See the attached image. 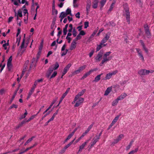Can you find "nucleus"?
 I'll list each match as a JSON object with an SVG mask.
<instances>
[{
    "label": "nucleus",
    "instance_id": "nucleus-1",
    "mask_svg": "<svg viewBox=\"0 0 154 154\" xmlns=\"http://www.w3.org/2000/svg\"><path fill=\"white\" fill-rule=\"evenodd\" d=\"M111 53V52L109 51L106 52L104 54L103 56V59L102 60L101 63L100 64V66H101L104 63L112 59V56L109 57Z\"/></svg>",
    "mask_w": 154,
    "mask_h": 154
},
{
    "label": "nucleus",
    "instance_id": "nucleus-2",
    "mask_svg": "<svg viewBox=\"0 0 154 154\" xmlns=\"http://www.w3.org/2000/svg\"><path fill=\"white\" fill-rule=\"evenodd\" d=\"M29 42V39H26L24 37L20 46V48L22 50L21 52V54H23L25 51Z\"/></svg>",
    "mask_w": 154,
    "mask_h": 154
},
{
    "label": "nucleus",
    "instance_id": "nucleus-3",
    "mask_svg": "<svg viewBox=\"0 0 154 154\" xmlns=\"http://www.w3.org/2000/svg\"><path fill=\"white\" fill-rule=\"evenodd\" d=\"M154 72V70H147L145 69H142L139 70L138 72V73L140 75H146L150 73H152Z\"/></svg>",
    "mask_w": 154,
    "mask_h": 154
},
{
    "label": "nucleus",
    "instance_id": "nucleus-4",
    "mask_svg": "<svg viewBox=\"0 0 154 154\" xmlns=\"http://www.w3.org/2000/svg\"><path fill=\"white\" fill-rule=\"evenodd\" d=\"M76 99V103L74 106L75 107H78L82 104L84 101V98L81 97H77Z\"/></svg>",
    "mask_w": 154,
    "mask_h": 154
},
{
    "label": "nucleus",
    "instance_id": "nucleus-5",
    "mask_svg": "<svg viewBox=\"0 0 154 154\" xmlns=\"http://www.w3.org/2000/svg\"><path fill=\"white\" fill-rule=\"evenodd\" d=\"M118 72L117 70L113 71L112 72H110L106 74L105 77V79L109 80L111 78L113 75H115Z\"/></svg>",
    "mask_w": 154,
    "mask_h": 154
},
{
    "label": "nucleus",
    "instance_id": "nucleus-6",
    "mask_svg": "<svg viewBox=\"0 0 154 154\" xmlns=\"http://www.w3.org/2000/svg\"><path fill=\"white\" fill-rule=\"evenodd\" d=\"M144 28L145 30V33L146 37L148 38L151 37V34L149 29V27L147 25H144Z\"/></svg>",
    "mask_w": 154,
    "mask_h": 154
},
{
    "label": "nucleus",
    "instance_id": "nucleus-7",
    "mask_svg": "<svg viewBox=\"0 0 154 154\" xmlns=\"http://www.w3.org/2000/svg\"><path fill=\"white\" fill-rule=\"evenodd\" d=\"M86 14L88 15L90 10V8L91 6V0H87L86 2Z\"/></svg>",
    "mask_w": 154,
    "mask_h": 154
},
{
    "label": "nucleus",
    "instance_id": "nucleus-8",
    "mask_svg": "<svg viewBox=\"0 0 154 154\" xmlns=\"http://www.w3.org/2000/svg\"><path fill=\"white\" fill-rule=\"evenodd\" d=\"M86 65H84L80 67L77 70L75 71L73 73V75H76L79 74L81 71H82L86 68Z\"/></svg>",
    "mask_w": 154,
    "mask_h": 154
},
{
    "label": "nucleus",
    "instance_id": "nucleus-9",
    "mask_svg": "<svg viewBox=\"0 0 154 154\" xmlns=\"http://www.w3.org/2000/svg\"><path fill=\"white\" fill-rule=\"evenodd\" d=\"M124 15L128 23L129 24L130 23V13L129 10L125 11Z\"/></svg>",
    "mask_w": 154,
    "mask_h": 154
},
{
    "label": "nucleus",
    "instance_id": "nucleus-10",
    "mask_svg": "<svg viewBox=\"0 0 154 154\" xmlns=\"http://www.w3.org/2000/svg\"><path fill=\"white\" fill-rule=\"evenodd\" d=\"M124 137V135L123 134H120L116 138V139L114 140L113 143L114 144L116 143L119 141L121 140Z\"/></svg>",
    "mask_w": 154,
    "mask_h": 154
},
{
    "label": "nucleus",
    "instance_id": "nucleus-11",
    "mask_svg": "<svg viewBox=\"0 0 154 154\" xmlns=\"http://www.w3.org/2000/svg\"><path fill=\"white\" fill-rule=\"evenodd\" d=\"M89 140H87L86 141L82 143L79 147V152H81Z\"/></svg>",
    "mask_w": 154,
    "mask_h": 154
},
{
    "label": "nucleus",
    "instance_id": "nucleus-12",
    "mask_svg": "<svg viewBox=\"0 0 154 154\" xmlns=\"http://www.w3.org/2000/svg\"><path fill=\"white\" fill-rule=\"evenodd\" d=\"M136 50L140 59L141 60L143 61H144V58L142 54V51L139 48H136Z\"/></svg>",
    "mask_w": 154,
    "mask_h": 154
},
{
    "label": "nucleus",
    "instance_id": "nucleus-13",
    "mask_svg": "<svg viewBox=\"0 0 154 154\" xmlns=\"http://www.w3.org/2000/svg\"><path fill=\"white\" fill-rule=\"evenodd\" d=\"M53 65L51 66L48 71L47 72L46 74V76L47 78H49V77L51 73L54 70V69H53Z\"/></svg>",
    "mask_w": 154,
    "mask_h": 154
},
{
    "label": "nucleus",
    "instance_id": "nucleus-14",
    "mask_svg": "<svg viewBox=\"0 0 154 154\" xmlns=\"http://www.w3.org/2000/svg\"><path fill=\"white\" fill-rule=\"evenodd\" d=\"M71 66V64L70 63H69L64 68L62 73L63 75H64L66 73Z\"/></svg>",
    "mask_w": 154,
    "mask_h": 154
},
{
    "label": "nucleus",
    "instance_id": "nucleus-15",
    "mask_svg": "<svg viewBox=\"0 0 154 154\" xmlns=\"http://www.w3.org/2000/svg\"><path fill=\"white\" fill-rule=\"evenodd\" d=\"M76 44L77 42L73 40L70 47V49L72 50L75 49L76 47Z\"/></svg>",
    "mask_w": 154,
    "mask_h": 154
},
{
    "label": "nucleus",
    "instance_id": "nucleus-16",
    "mask_svg": "<svg viewBox=\"0 0 154 154\" xmlns=\"http://www.w3.org/2000/svg\"><path fill=\"white\" fill-rule=\"evenodd\" d=\"M99 139L97 137H95L92 140V141L91 142V145L90 147H92L98 141Z\"/></svg>",
    "mask_w": 154,
    "mask_h": 154
},
{
    "label": "nucleus",
    "instance_id": "nucleus-17",
    "mask_svg": "<svg viewBox=\"0 0 154 154\" xmlns=\"http://www.w3.org/2000/svg\"><path fill=\"white\" fill-rule=\"evenodd\" d=\"M93 124H91V125H90L88 128H87V130L85 131L82 134V135L84 137L85 136L86 134L89 132V131H90V130L91 129V128H92L93 126Z\"/></svg>",
    "mask_w": 154,
    "mask_h": 154
},
{
    "label": "nucleus",
    "instance_id": "nucleus-18",
    "mask_svg": "<svg viewBox=\"0 0 154 154\" xmlns=\"http://www.w3.org/2000/svg\"><path fill=\"white\" fill-rule=\"evenodd\" d=\"M127 96L126 93H123L121 94L117 98L119 100H121L124 99Z\"/></svg>",
    "mask_w": 154,
    "mask_h": 154
},
{
    "label": "nucleus",
    "instance_id": "nucleus-19",
    "mask_svg": "<svg viewBox=\"0 0 154 154\" xmlns=\"http://www.w3.org/2000/svg\"><path fill=\"white\" fill-rule=\"evenodd\" d=\"M140 43L142 45L143 50L145 51V52L146 53L148 52V50L147 48L146 47L145 44L142 40H140Z\"/></svg>",
    "mask_w": 154,
    "mask_h": 154
},
{
    "label": "nucleus",
    "instance_id": "nucleus-20",
    "mask_svg": "<svg viewBox=\"0 0 154 154\" xmlns=\"http://www.w3.org/2000/svg\"><path fill=\"white\" fill-rule=\"evenodd\" d=\"M112 90V87L111 86L108 88L106 90L104 95L107 96L111 92Z\"/></svg>",
    "mask_w": 154,
    "mask_h": 154
},
{
    "label": "nucleus",
    "instance_id": "nucleus-21",
    "mask_svg": "<svg viewBox=\"0 0 154 154\" xmlns=\"http://www.w3.org/2000/svg\"><path fill=\"white\" fill-rule=\"evenodd\" d=\"M102 56V54L101 53H99L96 56L95 59L97 61H99L101 60Z\"/></svg>",
    "mask_w": 154,
    "mask_h": 154
},
{
    "label": "nucleus",
    "instance_id": "nucleus-22",
    "mask_svg": "<svg viewBox=\"0 0 154 154\" xmlns=\"http://www.w3.org/2000/svg\"><path fill=\"white\" fill-rule=\"evenodd\" d=\"M98 1L97 0H94L93 2V5H92V7L93 8L95 9L98 6Z\"/></svg>",
    "mask_w": 154,
    "mask_h": 154
},
{
    "label": "nucleus",
    "instance_id": "nucleus-23",
    "mask_svg": "<svg viewBox=\"0 0 154 154\" xmlns=\"http://www.w3.org/2000/svg\"><path fill=\"white\" fill-rule=\"evenodd\" d=\"M85 89L82 90L81 92L79 93L75 96L76 98L78 97H81V96L83 95L85 91Z\"/></svg>",
    "mask_w": 154,
    "mask_h": 154
},
{
    "label": "nucleus",
    "instance_id": "nucleus-24",
    "mask_svg": "<svg viewBox=\"0 0 154 154\" xmlns=\"http://www.w3.org/2000/svg\"><path fill=\"white\" fill-rule=\"evenodd\" d=\"M102 74H103L101 73L97 75V76L95 77L93 82H98L100 80L101 76Z\"/></svg>",
    "mask_w": 154,
    "mask_h": 154
},
{
    "label": "nucleus",
    "instance_id": "nucleus-25",
    "mask_svg": "<svg viewBox=\"0 0 154 154\" xmlns=\"http://www.w3.org/2000/svg\"><path fill=\"white\" fill-rule=\"evenodd\" d=\"M119 100L117 98L115 99L112 102V105L113 106L117 105L119 103Z\"/></svg>",
    "mask_w": 154,
    "mask_h": 154
},
{
    "label": "nucleus",
    "instance_id": "nucleus-26",
    "mask_svg": "<svg viewBox=\"0 0 154 154\" xmlns=\"http://www.w3.org/2000/svg\"><path fill=\"white\" fill-rule=\"evenodd\" d=\"M120 116V115H117L115 118L111 123L112 124L114 125V124L117 122Z\"/></svg>",
    "mask_w": 154,
    "mask_h": 154
},
{
    "label": "nucleus",
    "instance_id": "nucleus-27",
    "mask_svg": "<svg viewBox=\"0 0 154 154\" xmlns=\"http://www.w3.org/2000/svg\"><path fill=\"white\" fill-rule=\"evenodd\" d=\"M31 120H32V119L30 117L29 119H28L27 120H26V119H25L21 123L20 125H19V126H18V128H19L20 126H21L23 124H25V123L29 122Z\"/></svg>",
    "mask_w": 154,
    "mask_h": 154
},
{
    "label": "nucleus",
    "instance_id": "nucleus-28",
    "mask_svg": "<svg viewBox=\"0 0 154 154\" xmlns=\"http://www.w3.org/2000/svg\"><path fill=\"white\" fill-rule=\"evenodd\" d=\"M16 16L19 17H22V12L21 9H19L17 11V14H16Z\"/></svg>",
    "mask_w": 154,
    "mask_h": 154
},
{
    "label": "nucleus",
    "instance_id": "nucleus-29",
    "mask_svg": "<svg viewBox=\"0 0 154 154\" xmlns=\"http://www.w3.org/2000/svg\"><path fill=\"white\" fill-rule=\"evenodd\" d=\"M9 45V40H8L7 41V42L3 44L2 46L4 48L5 50H7V47Z\"/></svg>",
    "mask_w": 154,
    "mask_h": 154
},
{
    "label": "nucleus",
    "instance_id": "nucleus-30",
    "mask_svg": "<svg viewBox=\"0 0 154 154\" xmlns=\"http://www.w3.org/2000/svg\"><path fill=\"white\" fill-rule=\"evenodd\" d=\"M73 135H74L72 133L70 134L67 136L66 138L64 140V142L65 143L67 142L68 140L70 139Z\"/></svg>",
    "mask_w": 154,
    "mask_h": 154
},
{
    "label": "nucleus",
    "instance_id": "nucleus-31",
    "mask_svg": "<svg viewBox=\"0 0 154 154\" xmlns=\"http://www.w3.org/2000/svg\"><path fill=\"white\" fill-rule=\"evenodd\" d=\"M104 46H103V45L101 43L99 45H98L97 46V48H96V51H98L99 50H100Z\"/></svg>",
    "mask_w": 154,
    "mask_h": 154
},
{
    "label": "nucleus",
    "instance_id": "nucleus-32",
    "mask_svg": "<svg viewBox=\"0 0 154 154\" xmlns=\"http://www.w3.org/2000/svg\"><path fill=\"white\" fill-rule=\"evenodd\" d=\"M107 40L104 38H103L101 40V43L103 45V46H106V44H104V43L106 42Z\"/></svg>",
    "mask_w": 154,
    "mask_h": 154
},
{
    "label": "nucleus",
    "instance_id": "nucleus-33",
    "mask_svg": "<svg viewBox=\"0 0 154 154\" xmlns=\"http://www.w3.org/2000/svg\"><path fill=\"white\" fill-rule=\"evenodd\" d=\"M67 15L66 14V13L65 12H62L61 13L60 17L62 18V19H63Z\"/></svg>",
    "mask_w": 154,
    "mask_h": 154
},
{
    "label": "nucleus",
    "instance_id": "nucleus-34",
    "mask_svg": "<svg viewBox=\"0 0 154 154\" xmlns=\"http://www.w3.org/2000/svg\"><path fill=\"white\" fill-rule=\"evenodd\" d=\"M7 66L8 70H11L12 67V64L11 62H8Z\"/></svg>",
    "mask_w": 154,
    "mask_h": 154
},
{
    "label": "nucleus",
    "instance_id": "nucleus-35",
    "mask_svg": "<svg viewBox=\"0 0 154 154\" xmlns=\"http://www.w3.org/2000/svg\"><path fill=\"white\" fill-rule=\"evenodd\" d=\"M23 15L25 17H28V13L27 10L26 9H24L23 10Z\"/></svg>",
    "mask_w": 154,
    "mask_h": 154
},
{
    "label": "nucleus",
    "instance_id": "nucleus-36",
    "mask_svg": "<svg viewBox=\"0 0 154 154\" xmlns=\"http://www.w3.org/2000/svg\"><path fill=\"white\" fill-rule=\"evenodd\" d=\"M82 38L81 35L79 34L76 36V38L74 39L73 40L77 42V41Z\"/></svg>",
    "mask_w": 154,
    "mask_h": 154
},
{
    "label": "nucleus",
    "instance_id": "nucleus-37",
    "mask_svg": "<svg viewBox=\"0 0 154 154\" xmlns=\"http://www.w3.org/2000/svg\"><path fill=\"white\" fill-rule=\"evenodd\" d=\"M59 67V64L57 62H56L55 64L54 65V66H53V69H54V70L57 69Z\"/></svg>",
    "mask_w": 154,
    "mask_h": 154
},
{
    "label": "nucleus",
    "instance_id": "nucleus-38",
    "mask_svg": "<svg viewBox=\"0 0 154 154\" xmlns=\"http://www.w3.org/2000/svg\"><path fill=\"white\" fill-rule=\"evenodd\" d=\"M123 7L125 11L129 10V8L128 5L127 4H125L123 5Z\"/></svg>",
    "mask_w": 154,
    "mask_h": 154
},
{
    "label": "nucleus",
    "instance_id": "nucleus-39",
    "mask_svg": "<svg viewBox=\"0 0 154 154\" xmlns=\"http://www.w3.org/2000/svg\"><path fill=\"white\" fill-rule=\"evenodd\" d=\"M138 150V148H136L134 150H133L130 151L128 154H133L137 152Z\"/></svg>",
    "mask_w": 154,
    "mask_h": 154
},
{
    "label": "nucleus",
    "instance_id": "nucleus-40",
    "mask_svg": "<svg viewBox=\"0 0 154 154\" xmlns=\"http://www.w3.org/2000/svg\"><path fill=\"white\" fill-rule=\"evenodd\" d=\"M110 34H111V33L110 32H108L106 35L105 37L104 38L107 40H108V39H109V38L110 37Z\"/></svg>",
    "mask_w": 154,
    "mask_h": 154
},
{
    "label": "nucleus",
    "instance_id": "nucleus-41",
    "mask_svg": "<svg viewBox=\"0 0 154 154\" xmlns=\"http://www.w3.org/2000/svg\"><path fill=\"white\" fill-rule=\"evenodd\" d=\"M27 114V112L26 110V112H25L23 115H21L20 118V119H21L25 118Z\"/></svg>",
    "mask_w": 154,
    "mask_h": 154
},
{
    "label": "nucleus",
    "instance_id": "nucleus-42",
    "mask_svg": "<svg viewBox=\"0 0 154 154\" xmlns=\"http://www.w3.org/2000/svg\"><path fill=\"white\" fill-rule=\"evenodd\" d=\"M43 43H44V40L42 39L41 40V42L40 43V46L39 48V50H42L43 46Z\"/></svg>",
    "mask_w": 154,
    "mask_h": 154
},
{
    "label": "nucleus",
    "instance_id": "nucleus-43",
    "mask_svg": "<svg viewBox=\"0 0 154 154\" xmlns=\"http://www.w3.org/2000/svg\"><path fill=\"white\" fill-rule=\"evenodd\" d=\"M20 39L21 37L20 36H19V37H17L16 39V43H17V45L18 46L20 44Z\"/></svg>",
    "mask_w": 154,
    "mask_h": 154
},
{
    "label": "nucleus",
    "instance_id": "nucleus-44",
    "mask_svg": "<svg viewBox=\"0 0 154 154\" xmlns=\"http://www.w3.org/2000/svg\"><path fill=\"white\" fill-rule=\"evenodd\" d=\"M106 0H102L100 2V5L102 7H103L105 4Z\"/></svg>",
    "mask_w": 154,
    "mask_h": 154
},
{
    "label": "nucleus",
    "instance_id": "nucleus-45",
    "mask_svg": "<svg viewBox=\"0 0 154 154\" xmlns=\"http://www.w3.org/2000/svg\"><path fill=\"white\" fill-rule=\"evenodd\" d=\"M115 4V2H114L111 4V5L110 7V8L108 10L109 11H111L113 9L114 5Z\"/></svg>",
    "mask_w": 154,
    "mask_h": 154
},
{
    "label": "nucleus",
    "instance_id": "nucleus-46",
    "mask_svg": "<svg viewBox=\"0 0 154 154\" xmlns=\"http://www.w3.org/2000/svg\"><path fill=\"white\" fill-rule=\"evenodd\" d=\"M77 34V32L75 29H74L72 31V35L74 37H75Z\"/></svg>",
    "mask_w": 154,
    "mask_h": 154
},
{
    "label": "nucleus",
    "instance_id": "nucleus-47",
    "mask_svg": "<svg viewBox=\"0 0 154 154\" xmlns=\"http://www.w3.org/2000/svg\"><path fill=\"white\" fill-rule=\"evenodd\" d=\"M66 13V14L67 15L68 14H71V10L70 8H68L66 11V12H65Z\"/></svg>",
    "mask_w": 154,
    "mask_h": 154
},
{
    "label": "nucleus",
    "instance_id": "nucleus-48",
    "mask_svg": "<svg viewBox=\"0 0 154 154\" xmlns=\"http://www.w3.org/2000/svg\"><path fill=\"white\" fill-rule=\"evenodd\" d=\"M57 72L55 71L54 72L52 75H51L50 77V79L54 77L57 75Z\"/></svg>",
    "mask_w": 154,
    "mask_h": 154
},
{
    "label": "nucleus",
    "instance_id": "nucleus-49",
    "mask_svg": "<svg viewBox=\"0 0 154 154\" xmlns=\"http://www.w3.org/2000/svg\"><path fill=\"white\" fill-rule=\"evenodd\" d=\"M69 147L67 146L66 145L65 147L62 149L61 150V152L62 153L64 152L66 150V149L67 148Z\"/></svg>",
    "mask_w": 154,
    "mask_h": 154
},
{
    "label": "nucleus",
    "instance_id": "nucleus-50",
    "mask_svg": "<svg viewBox=\"0 0 154 154\" xmlns=\"http://www.w3.org/2000/svg\"><path fill=\"white\" fill-rule=\"evenodd\" d=\"M68 50H66L63 51V52H62L61 53V56H64L67 53Z\"/></svg>",
    "mask_w": 154,
    "mask_h": 154
},
{
    "label": "nucleus",
    "instance_id": "nucleus-51",
    "mask_svg": "<svg viewBox=\"0 0 154 154\" xmlns=\"http://www.w3.org/2000/svg\"><path fill=\"white\" fill-rule=\"evenodd\" d=\"M79 32V34L81 35H84L86 34L85 32L83 30H81Z\"/></svg>",
    "mask_w": 154,
    "mask_h": 154
},
{
    "label": "nucleus",
    "instance_id": "nucleus-52",
    "mask_svg": "<svg viewBox=\"0 0 154 154\" xmlns=\"http://www.w3.org/2000/svg\"><path fill=\"white\" fill-rule=\"evenodd\" d=\"M17 105L14 104H13L9 108V109H11L13 108H17Z\"/></svg>",
    "mask_w": 154,
    "mask_h": 154
},
{
    "label": "nucleus",
    "instance_id": "nucleus-53",
    "mask_svg": "<svg viewBox=\"0 0 154 154\" xmlns=\"http://www.w3.org/2000/svg\"><path fill=\"white\" fill-rule=\"evenodd\" d=\"M84 28L86 29L89 26V23L88 22H85L84 23Z\"/></svg>",
    "mask_w": 154,
    "mask_h": 154
},
{
    "label": "nucleus",
    "instance_id": "nucleus-54",
    "mask_svg": "<svg viewBox=\"0 0 154 154\" xmlns=\"http://www.w3.org/2000/svg\"><path fill=\"white\" fill-rule=\"evenodd\" d=\"M114 88H115V91H116L119 88V86L117 85H115L114 86Z\"/></svg>",
    "mask_w": 154,
    "mask_h": 154
},
{
    "label": "nucleus",
    "instance_id": "nucleus-55",
    "mask_svg": "<svg viewBox=\"0 0 154 154\" xmlns=\"http://www.w3.org/2000/svg\"><path fill=\"white\" fill-rule=\"evenodd\" d=\"M35 88L32 86V88H31V90L29 91V93L32 94L33 93V92H34Z\"/></svg>",
    "mask_w": 154,
    "mask_h": 154
},
{
    "label": "nucleus",
    "instance_id": "nucleus-56",
    "mask_svg": "<svg viewBox=\"0 0 154 154\" xmlns=\"http://www.w3.org/2000/svg\"><path fill=\"white\" fill-rule=\"evenodd\" d=\"M34 138H35V137L33 136L31 138H29L26 141V143H29V142H30L32 140V139Z\"/></svg>",
    "mask_w": 154,
    "mask_h": 154
},
{
    "label": "nucleus",
    "instance_id": "nucleus-57",
    "mask_svg": "<svg viewBox=\"0 0 154 154\" xmlns=\"http://www.w3.org/2000/svg\"><path fill=\"white\" fill-rule=\"evenodd\" d=\"M127 82V81H125V80L124 81H122V82H121L120 85H121L123 86V85H125L126 84Z\"/></svg>",
    "mask_w": 154,
    "mask_h": 154
},
{
    "label": "nucleus",
    "instance_id": "nucleus-58",
    "mask_svg": "<svg viewBox=\"0 0 154 154\" xmlns=\"http://www.w3.org/2000/svg\"><path fill=\"white\" fill-rule=\"evenodd\" d=\"M75 17L78 18H80V13L79 12H78L75 15Z\"/></svg>",
    "mask_w": 154,
    "mask_h": 154
},
{
    "label": "nucleus",
    "instance_id": "nucleus-59",
    "mask_svg": "<svg viewBox=\"0 0 154 154\" xmlns=\"http://www.w3.org/2000/svg\"><path fill=\"white\" fill-rule=\"evenodd\" d=\"M5 89H2L0 90V93L1 94H2L5 93Z\"/></svg>",
    "mask_w": 154,
    "mask_h": 154
},
{
    "label": "nucleus",
    "instance_id": "nucleus-60",
    "mask_svg": "<svg viewBox=\"0 0 154 154\" xmlns=\"http://www.w3.org/2000/svg\"><path fill=\"white\" fill-rule=\"evenodd\" d=\"M13 18H14L13 17H9L8 18V23H9L10 22H11L12 21Z\"/></svg>",
    "mask_w": 154,
    "mask_h": 154
},
{
    "label": "nucleus",
    "instance_id": "nucleus-61",
    "mask_svg": "<svg viewBox=\"0 0 154 154\" xmlns=\"http://www.w3.org/2000/svg\"><path fill=\"white\" fill-rule=\"evenodd\" d=\"M84 137L82 135L81 136V137L78 138L76 141L75 142L76 143H78V142H79L81 139L83 137Z\"/></svg>",
    "mask_w": 154,
    "mask_h": 154
},
{
    "label": "nucleus",
    "instance_id": "nucleus-62",
    "mask_svg": "<svg viewBox=\"0 0 154 154\" xmlns=\"http://www.w3.org/2000/svg\"><path fill=\"white\" fill-rule=\"evenodd\" d=\"M77 29H78L79 31H80L82 30V26H79L77 27Z\"/></svg>",
    "mask_w": 154,
    "mask_h": 154
},
{
    "label": "nucleus",
    "instance_id": "nucleus-63",
    "mask_svg": "<svg viewBox=\"0 0 154 154\" xmlns=\"http://www.w3.org/2000/svg\"><path fill=\"white\" fill-rule=\"evenodd\" d=\"M28 18V17H24V22L25 23H27V20Z\"/></svg>",
    "mask_w": 154,
    "mask_h": 154
},
{
    "label": "nucleus",
    "instance_id": "nucleus-64",
    "mask_svg": "<svg viewBox=\"0 0 154 154\" xmlns=\"http://www.w3.org/2000/svg\"><path fill=\"white\" fill-rule=\"evenodd\" d=\"M52 53H53V52L51 51H49L48 52V54L47 55V57H48L50 55H51V54H52Z\"/></svg>",
    "mask_w": 154,
    "mask_h": 154
}]
</instances>
